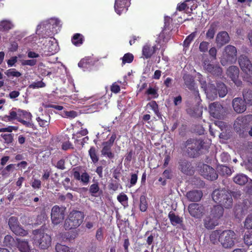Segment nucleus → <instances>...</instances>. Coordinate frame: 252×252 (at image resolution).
Returning a JSON list of instances; mask_svg holds the SVG:
<instances>
[{"mask_svg":"<svg viewBox=\"0 0 252 252\" xmlns=\"http://www.w3.org/2000/svg\"><path fill=\"white\" fill-rule=\"evenodd\" d=\"M212 197L216 203L225 208H229L232 206L233 200L231 192L228 190L225 189H215L212 194Z\"/></svg>","mask_w":252,"mask_h":252,"instance_id":"nucleus-1","label":"nucleus"},{"mask_svg":"<svg viewBox=\"0 0 252 252\" xmlns=\"http://www.w3.org/2000/svg\"><path fill=\"white\" fill-rule=\"evenodd\" d=\"M84 218V212L72 210L68 214L64 223L65 230H71L78 228L83 222Z\"/></svg>","mask_w":252,"mask_h":252,"instance_id":"nucleus-2","label":"nucleus"},{"mask_svg":"<svg viewBox=\"0 0 252 252\" xmlns=\"http://www.w3.org/2000/svg\"><path fill=\"white\" fill-rule=\"evenodd\" d=\"M204 140L201 138H189L185 143L186 152L189 157H197L200 154L201 150L204 149Z\"/></svg>","mask_w":252,"mask_h":252,"instance_id":"nucleus-3","label":"nucleus"},{"mask_svg":"<svg viewBox=\"0 0 252 252\" xmlns=\"http://www.w3.org/2000/svg\"><path fill=\"white\" fill-rule=\"evenodd\" d=\"M33 243L38 246L41 249H46L50 246L51 244V236L44 233L41 229H36L33 231Z\"/></svg>","mask_w":252,"mask_h":252,"instance_id":"nucleus-4","label":"nucleus"},{"mask_svg":"<svg viewBox=\"0 0 252 252\" xmlns=\"http://www.w3.org/2000/svg\"><path fill=\"white\" fill-rule=\"evenodd\" d=\"M251 124H252V115L240 116L235 121L234 128L237 133L243 136L244 132L247 131Z\"/></svg>","mask_w":252,"mask_h":252,"instance_id":"nucleus-5","label":"nucleus"},{"mask_svg":"<svg viewBox=\"0 0 252 252\" xmlns=\"http://www.w3.org/2000/svg\"><path fill=\"white\" fill-rule=\"evenodd\" d=\"M237 49L232 45H227L224 50L222 57L220 60L221 63L224 66L228 64H232L236 62L237 59Z\"/></svg>","mask_w":252,"mask_h":252,"instance_id":"nucleus-6","label":"nucleus"},{"mask_svg":"<svg viewBox=\"0 0 252 252\" xmlns=\"http://www.w3.org/2000/svg\"><path fill=\"white\" fill-rule=\"evenodd\" d=\"M220 243L225 249L231 248L235 244L236 234L233 230L227 229L221 232Z\"/></svg>","mask_w":252,"mask_h":252,"instance_id":"nucleus-7","label":"nucleus"},{"mask_svg":"<svg viewBox=\"0 0 252 252\" xmlns=\"http://www.w3.org/2000/svg\"><path fill=\"white\" fill-rule=\"evenodd\" d=\"M66 208L58 205L54 206L51 210V219L52 223L57 225L62 222L65 217Z\"/></svg>","mask_w":252,"mask_h":252,"instance_id":"nucleus-8","label":"nucleus"},{"mask_svg":"<svg viewBox=\"0 0 252 252\" xmlns=\"http://www.w3.org/2000/svg\"><path fill=\"white\" fill-rule=\"evenodd\" d=\"M8 225L11 231L16 235L26 236L28 233L20 225L18 219L15 217H11L8 221Z\"/></svg>","mask_w":252,"mask_h":252,"instance_id":"nucleus-9","label":"nucleus"},{"mask_svg":"<svg viewBox=\"0 0 252 252\" xmlns=\"http://www.w3.org/2000/svg\"><path fill=\"white\" fill-rule=\"evenodd\" d=\"M240 66L242 71L250 77L252 76V63L248 57L245 55H241L238 58Z\"/></svg>","mask_w":252,"mask_h":252,"instance_id":"nucleus-10","label":"nucleus"},{"mask_svg":"<svg viewBox=\"0 0 252 252\" xmlns=\"http://www.w3.org/2000/svg\"><path fill=\"white\" fill-rule=\"evenodd\" d=\"M32 115L31 113L25 110L18 109L17 120L28 127H32L33 124L31 122Z\"/></svg>","mask_w":252,"mask_h":252,"instance_id":"nucleus-11","label":"nucleus"},{"mask_svg":"<svg viewBox=\"0 0 252 252\" xmlns=\"http://www.w3.org/2000/svg\"><path fill=\"white\" fill-rule=\"evenodd\" d=\"M201 174L204 178L210 181L216 180L218 177L216 171L207 164L203 165L201 170Z\"/></svg>","mask_w":252,"mask_h":252,"instance_id":"nucleus-12","label":"nucleus"},{"mask_svg":"<svg viewBox=\"0 0 252 252\" xmlns=\"http://www.w3.org/2000/svg\"><path fill=\"white\" fill-rule=\"evenodd\" d=\"M189 214L196 218H200L204 213V207L200 204L191 203L188 206Z\"/></svg>","mask_w":252,"mask_h":252,"instance_id":"nucleus-13","label":"nucleus"},{"mask_svg":"<svg viewBox=\"0 0 252 252\" xmlns=\"http://www.w3.org/2000/svg\"><path fill=\"white\" fill-rule=\"evenodd\" d=\"M158 45H151L149 43H146L142 47V54L145 59H150L159 49Z\"/></svg>","mask_w":252,"mask_h":252,"instance_id":"nucleus-14","label":"nucleus"},{"mask_svg":"<svg viewBox=\"0 0 252 252\" xmlns=\"http://www.w3.org/2000/svg\"><path fill=\"white\" fill-rule=\"evenodd\" d=\"M209 112L211 116L219 119L223 113V108L220 103L215 102L210 104Z\"/></svg>","mask_w":252,"mask_h":252,"instance_id":"nucleus-15","label":"nucleus"},{"mask_svg":"<svg viewBox=\"0 0 252 252\" xmlns=\"http://www.w3.org/2000/svg\"><path fill=\"white\" fill-rule=\"evenodd\" d=\"M204 67L207 71L216 76H221L222 72V68L220 66L208 63L206 61L204 62Z\"/></svg>","mask_w":252,"mask_h":252,"instance_id":"nucleus-16","label":"nucleus"},{"mask_svg":"<svg viewBox=\"0 0 252 252\" xmlns=\"http://www.w3.org/2000/svg\"><path fill=\"white\" fill-rule=\"evenodd\" d=\"M232 106L234 111L237 113H242L246 110V106L243 99L236 97L232 101Z\"/></svg>","mask_w":252,"mask_h":252,"instance_id":"nucleus-17","label":"nucleus"},{"mask_svg":"<svg viewBox=\"0 0 252 252\" xmlns=\"http://www.w3.org/2000/svg\"><path fill=\"white\" fill-rule=\"evenodd\" d=\"M230 41V37L225 31L220 32L216 37V42L218 45L222 46L228 43Z\"/></svg>","mask_w":252,"mask_h":252,"instance_id":"nucleus-18","label":"nucleus"},{"mask_svg":"<svg viewBox=\"0 0 252 252\" xmlns=\"http://www.w3.org/2000/svg\"><path fill=\"white\" fill-rule=\"evenodd\" d=\"M185 84L190 91H194L196 95H199V91L195 90V82L193 78L189 74H185L183 76Z\"/></svg>","mask_w":252,"mask_h":252,"instance_id":"nucleus-19","label":"nucleus"},{"mask_svg":"<svg viewBox=\"0 0 252 252\" xmlns=\"http://www.w3.org/2000/svg\"><path fill=\"white\" fill-rule=\"evenodd\" d=\"M203 196L202 191L199 190H192L187 193L186 196L188 199L191 202H198L200 200Z\"/></svg>","mask_w":252,"mask_h":252,"instance_id":"nucleus-20","label":"nucleus"},{"mask_svg":"<svg viewBox=\"0 0 252 252\" xmlns=\"http://www.w3.org/2000/svg\"><path fill=\"white\" fill-rule=\"evenodd\" d=\"M204 92L207 97L211 100H214L218 96L217 88L214 84L209 83L208 88Z\"/></svg>","mask_w":252,"mask_h":252,"instance_id":"nucleus-21","label":"nucleus"},{"mask_svg":"<svg viewBox=\"0 0 252 252\" xmlns=\"http://www.w3.org/2000/svg\"><path fill=\"white\" fill-rule=\"evenodd\" d=\"M218 22H213L211 23L206 33V37L207 39L210 40L214 38L218 30Z\"/></svg>","mask_w":252,"mask_h":252,"instance_id":"nucleus-22","label":"nucleus"},{"mask_svg":"<svg viewBox=\"0 0 252 252\" xmlns=\"http://www.w3.org/2000/svg\"><path fill=\"white\" fill-rule=\"evenodd\" d=\"M223 207L220 205L214 206L211 210L210 216L214 219L218 220L223 214Z\"/></svg>","mask_w":252,"mask_h":252,"instance_id":"nucleus-23","label":"nucleus"},{"mask_svg":"<svg viewBox=\"0 0 252 252\" xmlns=\"http://www.w3.org/2000/svg\"><path fill=\"white\" fill-rule=\"evenodd\" d=\"M102 148L101 151L102 155L106 157L109 159H112L114 158V154L112 152V146L102 143Z\"/></svg>","mask_w":252,"mask_h":252,"instance_id":"nucleus-24","label":"nucleus"},{"mask_svg":"<svg viewBox=\"0 0 252 252\" xmlns=\"http://www.w3.org/2000/svg\"><path fill=\"white\" fill-rule=\"evenodd\" d=\"M226 74L231 80H235L239 77V69L236 66H230L227 69Z\"/></svg>","mask_w":252,"mask_h":252,"instance_id":"nucleus-25","label":"nucleus"},{"mask_svg":"<svg viewBox=\"0 0 252 252\" xmlns=\"http://www.w3.org/2000/svg\"><path fill=\"white\" fill-rule=\"evenodd\" d=\"M218 224V220L214 219L210 215L204 220V225L208 229H212Z\"/></svg>","mask_w":252,"mask_h":252,"instance_id":"nucleus-26","label":"nucleus"},{"mask_svg":"<svg viewBox=\"0 0 252 252\" xmlns=\"http://www.w3.org/2000/svg\"><path fill=\"white\" fill-rule=\"evenodd\" d=\"M14 27L13 22L10 20H3L0 21V31L7 32Z\"/></svg>","mask_w":252,"mask_h":252,"instance_id":"nucleus-27","label":"nucleus"},{"mask_svg":"<svg viewBox=\"0 0 252 252\" xmlns=\"http://www.w3.org/2000/svg\"><path fill=\"white\" fill-rule=\"evenodd\" d=\"M84 40V36L82 34L79 33L74 34L71 38L72 43L77 47L82 45Z\"/></svg>","mask_w":252,"mask_h":252,"instance_id":"nucleus-28","label":"nucleus"},{"mask_svg":"<svg viewBox=\"0 0 252 252\" xmlns=\"http://www.w3.org/2000/svg\"><path fill=\"white\" fill-rule=\"evenodd\" d=\"M179 169L184 173H188L189 171L190 164L189 162L185 158H181L178 161Z\"/></svg>","mask_w":252,"mask_h":252,"instance_id":"nucleus-29","label":"nucleus"},{"mask_svg":"<svg viewBox=\"0 0 252 252\" xmlns=\"http://www.w3.org/2000/svg\"><path fill=\"white\" fill-rule=\"evenodd\" d=\"M97 152V150L94 146L91 147L88 151L89 155L94 164L96 163L99 160V155Z\"/></svg>","mask_w":252,"mask_h":252,"instance_id":"nucleus-30","label":"nucleus"},{"mask_svg":"<svg viewBox=\"0 0 252 252\" xmlns=\"http://www.w3.org/2000/svg\"><path fill=\"white\" fill-rule=\"evenodd\" d=\"M217 93L220 97H224L227 94L228 91L225 84L222 82L217 83Z\"/></svg>","mask_w":252,"mask_h":252,"instance_id":"nucleus-31","label":"nucleus"},{"mask_svg":"<svg viewBox=\"0 0 252 252\" xmlns=\"http://www.w3.org/2000/svg\"><path fill=\"white\" fill-rule=\"evenodd\" d=\"M168 217L171 223L174 226L178 224H180L183 222L182 218H180L179 216L176 215V214L172 211L169 213Z\"/></svg>","mask_w":252,"mask_h":252,"instance_id":"nucleus-32","label":"nucleus"},{"mask_svg":"<svg viewBox=\"0 0 252 252\" xmlns=\"http://www.w3.org/2000/svg\"><path fill=\"white\" fill-rule=\"evenodd\" d=\"M78 233L76 231H71L63 233L61 237L64 241H71L74 240L77 236Z\"/></svg>","mask_w":252,"mask_h":252,"instance_id":"nucleus-33","label":"nucleus"},{"mask_svg":"<svg viewBox=\"0 0 252 252\" xmlns=\"http://www.w3.org/2000/svg\"><path fill=\"white\" fill-rule=\"evenodd\" d=\"M233 181L236 184L242 186L248 182V178L244 174H239L233 178Z\"/></svg>","mask_w":252,"mask_h":252,"instance_id":"nucleus-34","label":"nucleus"},{"mask_svg":"<svg viewBox=\"0 0 252 252\" xmlns=\"http://www.w3.org/2000/svg\"><path fill=\"white\" fill-rule=\"evenodd\" d=\"M16 108H12L9 113V115H5L3 117V120L5 122H10L16 120L18 118V110L16 111Z\"/></svg>","mask_w":252,"mask_h":252,"instance_id":"nucleus-35","label":"nucleus"},{"mask_svg":"<svg viewBox=\"0 0 252 252\" xmlns=\"http://www.w3.org/2000/svg\"><path fill=\"white\" fill-rule=\"evenodd\" d=\"M126 0H115V9L116 12L119 15L126 7Z\"/></svg>","mask_w":252,"mask_h":252,"instance_id":"nucleus-36","label":"nucleus"},{"mask_svg":"<svg viewBox=\"0 0 252 252\" xmlns=\"http://www.w3.org/2000/svg\"><path fill=\"white\" fill-rule=\"evenodd\" d=\"M18 248L21 252H29L31 250L30 249L28 242L27 241L18 240Z\"/></svg>","mask_w":252,"mask_h":252,"instance_id":"nucleus-37","label":"nucleus"},{"mask_svg":"<svg viewBox=\"0 0 252 252\" xmlns=\"http://www.w3.org/2000/svg\"><path fill=\"white\" fill-rule=\"evenodd\" d=\"M221 231L220 230H216L213 231L210 235V241L214 244L220 242V236Z\"/></svg>","mask_w":252,"mask_h":252,"instance_id":"nucleus-38","label":"nucleus"},{"mask_svg":"<svg viewBox=\"0 0 252 252\" xmlns=\"http://www.w3.org/2000/svg\"><path fill=\"white\" fill-rule=\"evenodd\" d=\"M16 167V164H10L7 165L1 171V174L2 176L7 177L10 175L11 172H12Z\"/></svg>","mask_w":252,"mask_h":252,"instance_id":"nucleus-39","label":"nucleus"},{"mask_svg":"<svg viewBox=\"0 0 252 252\" xmlns=\"http://www.w3.org/2000/svg\"><path fill=\"white\" fill-rule=\"evenodd\" d=\"M244 100L250 105H252V90H245L243 92Z\"/></svg>","mask_w":252,"mask_h":252,"instance_id":"nucleus-40","label":"nucleus"},{"mask_svg":"<svg viewBox=\"0 0 252 252\" xmlns=\"http://www.w3.org/2000/svg\"><path fill=\"white\" fill-rule=\"evenodd\" d=\"M55 250L57 252H74L73 248L58 243L56 245Z\"/></svg>","mask_w":252,"mask_h":252,"instance_id":"nucleus-41","label":"nucleus"},{"mask_svg":"<svg viewBox=\"0 0 252 252\" xmlns=\"http://www.w3.org/2000/svg\"><path fill=\"white\" fill-rule=\"evenodd\" d=\"M218 171L220 175L222 176H230L232 174L231 169L227 166L221 165L218 168Z\"/></svg>","mask_w":252,"mask_h":252,"instance_id":"nucleus-42","label":"nucleus"},{"mask_svg":"<svg viewBox=\"0 0 252 252\" xmlns=\"http://www.w3.org/2000/svg\"><path fill=\"white\" fill-rule=\"evenodd\" d=\"M50 117L49 115L46 116V118H44L43 117H38L36 118V120L38 123V124L40 126L45 127L46 126H48L49 124V120Z\"/></svg>","mask_w":252,"mask_h":252,"instance_id":"nucleus-43","label":"nucleus"},{"mask_svg":"<svg viewBox=\"0 0 252 252\" xmlns=\"http://www.w3.org/2000/svg\"><path fill=\"white\" fill-rule=\"evenodd\" d=\"M148 208V203L146 200V197L145 195H142L140 197L139 208L141 212H145Z\"/></svg>","mask_w":252,"mask_h":252,"instance_id":"nucleus-44","label":"nucleus"},{"mask_svg":"<svg viewBox=\"0 0 252 252\" xmlns=\"http://www.w3.org/2000/svg\"><path fill=\"white\" fill-rule=\"evenodd\" d=\"M4 73L8 77H19L22 75V74L19 71H17L15 68L9 69Z\"/></svg>","mask_w":252,"mask_h":252,"instance_id":"nucleus-45","label":"nucleus"},{"mask_svg":"<svg viewBox=\"0 0 252 252\" xmlns=\"http://www.w3.org/2000/svg\"><path fill=\"white\" fill-rule=\"evenodd\" d=\"M122 65L126 63H130L132 62L134 59L133 55L130 53L125 54L123 57L122 58Z\"/></svg>","mask_w":252,"mask_h":252,"instance_id":"nucleus-46","label":"nucleus"},{"mask_svg":"<svg viewBox=\"0 0 252 252\" xmlns=\"http://www.w3.org/2000/svg\"><path fill=\"white\" fill-rule=\"evenodd\" d=\"M49 45L48 47V52L50 53L49 55H54L59 50V47L56 42H53V41L49 43Z\"/></svg>","mask_w":252,"mask_h":252,"instance_id":"nucleus-47","label":"nucleus"},{"mask_svg":"<svg viewBox=\"0 0 252 252\" xmlns=\"http://www.w3.org/2000/svg\"><path fill=\"white\" fill-rule=\"evenodd\" d=\"M245 244L247 246L252 245V230L247 231L244 236Z\"/></svg>","mask_w":252,"mask_h":252,"instance_id":"nucleus-48","label":"nucleus"},{"mask_svg":"<svg viewBox=\"0 0 252 252\" xmlns=\"http://www.w3.org/2000/svg\"><path fill=\"white\" fill-rule=\"evenodd\" d=\"M30 184L34 189L38 190L41 188V181L38 179L32 178Z\"/></svg>","mask_w":252,"mask_h":252,"instance_id":"nucleus-49","label":"nucleus"},{"mask_svg":"<svg viewBox=\"0 0 252 252\" xmlns=\"http://www.w3.org/2000/svg\"><path fill=\"white\" fill-rule=\"evenodd\" d=\"M0 136L4 140V143L6 144H11L13 141V134H1Z\"/></svg>","mask_w":252,"mask_h":252,"instance_id":"nucleus-50","label":"nucleus"},{"mask_svg":"<svg viewBox=\"0 0 252 252\" xmlns=\"http://www.w3.org/2000/svg\"><path fill=\"white\" fill-rule=\"evenodd\" d=\"M14 243V239L11 236L7 235L4 237L3 244L5 246L10 248Z\"/></svg>","mask_w":252,"mask_h":252,"instance_id":"nucleus-51","label":"nucleus"},{"mask_svg":"<svg viewBox=\"0 0 252 252\" xmlns=\"http://www.w3.org/2000/svg\"><path fill=\"white\" fill-rule=\"evenodd\" d=\"M196 32H193L189 35L185 39L184 41V45L185 47H188L189 45L191 42L194 39L196 36Z\"/></svg>","mask_w":252,"mask_h":252,"instance_id":"nucleus-52","label":"nucleus"},{"mask_svg":"<svg viewBox=\"0 0 252 252\" xmlns=\"http://www.w3.org/2000/svg\"><path fill=\"white\" fill-rule=\"evenodd\" d=\"M145 94L151 95L153 98H156L158 96V90L152 87H149L146 91Z\"/></svg>","mask_w":252,"mask_h":252,"instance_id":"nucleus-53","label":"nucleus"},{"mask_svg":"<svg viewBox=\"0 0 252 252\" xmlns=\"http://www.w3.org/2000/svg\"><path fill=\"white\" fill-rule=\"evenodd\" d=\"M147 106H149L155 112V113L158 116L159 114V109H158V105L155 100H152L149 102L147 105Z\"/></svg>","mask_w":252,"mask_h":252,"instance_id":"nucleus-54","label":"nucleus"},{"mask_svg":"<svg viewBox=\"0 0 252 252\" xmlns=\"http://www.w3.org/2000/svg\"><path fill=\"white\" fill-rule=\"evenodd\" d=\"M90 175L87 172L85 171L82 173L81 178H80V181H81L84 185H87L90 181Z\"/></svg>","mask_w":252,"mask_h":252,"instance_id":"nucleus-55","label":"nucleus"},{"mask_svg":"<svg viewBox=\"0 0 252 252\" xmlns=\"http://www.w3.org/2000/svg\"><path fill=\"white\" fill-rule=\"evenodd\" d=\"M88 219H90V220H92L93 221H86V224H85V226L88 229H91L94 226V220H97V218L96 217H87V218H86V220H87Z\"/></svg>","mask_w":252,"mask_h":252,"instance_id":"nucleus-56","label":"nucleus"},{"mask_svg":"<svg viewBox=\"0 0 252 252\" xmlns=\"http://www.w3.org/2000/svg\"><path fill=\"white\" fill-rule=\"evenodd\" d=\"M244 226L247 229H252V215H249L247 217Z\"/></svg>","mask_w":252,"mask_h":252,"instance_id":"nucleus-57","label":"nucleus"},{"mask_svg":"<svg viewBox=\"0 0 252 252\" xmlns=\"http://www.w3.org/2000/svg\"><path fill=\"white\" fill-rule=\"evenodd\" d=\"M99 190V187L98 183H95L91 185L90 186L89 189V191L91 193H92L93 195H94V194L97 193Z\"/></svg>","mask_w":252,"mask_h":252,"instance_id":"nucleus-58","label":"nucleus"},{"mask_svg":"<svg viewBox=\"0 0 252 252\" xmlns=\"http://www.w3.org/2000/svg\"><path fill=\"white\" fill-rule=\"evenodd\" d=\"M45 86V84L42 82V81H37L36 82H34L32 84H30L29 86V88L32 89H35V88H43Z\"/></svg>","mask_w":252,"mask_h":252,"instance_id":"nucleus-59","label":"nucleus"},{"mask_svg":"<svg viewBox=\"0 0 252 252\" xmlns=\"http://www.w3.org/2000/svg\"><path fill=\"white\" fill-rule=\"evenodd\" d=\"M209 43L207 41H202L200 43L199 49L201 52H206L208 50Z\"/></svg>","mask_w":252,"mask_h":252,"instance_id":"nucleus-60","label":"nucleus"},{"mask_svg":"<svg viewBox=\"0 0 252 252\" xmlns=\"http://www.w3.org/2000/svg\"><path fill=\"white\" fill-rule=\"evenodd\" d=\"M138 171H136V173H132L130 175V187H132L136 185L138 180Z\"/></svg>","mask_w":252,"mask_h":252,"instance_id":"nucleus-61","label":"nucleus"},{"mask_svg":"<svg viewBox=\"0 0 252 252\" xmlns=\"http://www.w3.org/2000/svg\"><path fill=\"white\" fill-rule=\"evenodd\" d=\"M63 117L66 118H74L77 116V113L76 111L73 110L69 111H65L63 112Z\"/></svg>","mask_w":252,"mask_h":252,"instance_id":"nucleus-62","label":"nucleus"},{"mask_svg":"<svg viewBox=\"0 0 252 252\" xmlns=\"http://www.w3.org/2000/svg\"><path fill=\"white\" fill-rule=\"evenodd\" d=\"M80 167H76L72 169V175L74 178L78 181H80V178H81V175L80 173Z\"/></svg>","mask_w":252,"mask_h":252,"instance_id":"nucleus-63","label":"nucleus"},{"mask_svg":"<svg viewBox=\"0 0 252 252\" xmlns=\"http://www.w3.org/2000/svg\"><path fill=\"white\" fill-rule=\"evenodd\" d=\"M62 184L65 189H71V182L68 177L65 178L63 181Z\"/></svg>","mask_w":252,"mask_h":252,"instance_id":"nucleus-64","label":"nucleus"}]
</instances>
